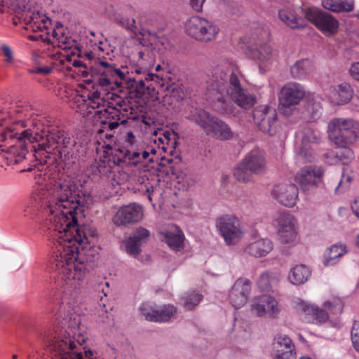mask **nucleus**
<instances>
[{
    "instance_id": "1",
    "label": "nucleus",
    "mask_w": 359,
    "mask_h": 359,
    "mask_svg": "<svg viewBox=\"0 0 359 359\" xmlns=\"http://www.w3.org/2000/svg\"><path fill=\"white\" fill-rule=\"evenodd\" d=\"M80 190L70 177H53L34 196L40 228L56 240L49 260L61 285L68 290L79 288L92 268L96 231L89 225H79L83 215Z\"/></svg>"
},
{
    "instance_id": "2",
    "label": "nucleus",
    "mask_w": 359,
    "mask_h": 359,
    "mask_svg": "<svg viewBox=\"0 0 359 359\" xmlns=\"http://www.w3.org/2000/svg\"><path fill=\"white\" fill-rule=\"evenodd\" d=\"M21 10L19 13H13L20 20L24 21L27 30H31L34 33L29 36L31 40L40 39L48 44L57 46L64 51L70 50V53H63L59 50L53 53L51 57L55 65H61L67 71H71L72 67L80 68L79 72L81 76L87 77L88 65L81 60V58L85 57L84 60L90 62L95 57H97L98 60H111L114 57L112 48L107 41L95 43L92 50H83L77 41L70 36L68 29L60 22L55 24L50 33L49 30L51 20L45 14L38 11L26 9L25 0H23Z\"/></svg>"
},
{
    "instance_id": "3",
    "label": "nucleus",
    "mask_w": 359,
    "mask_h": 359,
    "mask_svg": "<svg viewBox=\"0 0 359 359\" xmlns=\"http://www.w3.org/2000/svg\"><path fill=\"white\" fill-rule=\"evenodd\" d=\"M17 114L26 117L22 119L21 135L28 140L30 150L34 156H43L57 161L65 157L82 158L85 156L87 148L86 145L77 142L71 138L65 131L58 129L48 130L46 129L43 116L28 111L23 108L15 111Z\"/></svg>"
},
{
    "instance_id": "4",
    "label": "nucleus",
    "mask_w": 359,
    "mask_h": 359,
    "mask_svg": "<svg viewBox=\"0 0 359 359\" xmlns=\"http://www.w3.org/2000/svg\"><path fill=\"white\" fill-rule=\"evenodd\" d=\"M127 148L113 149L107 143L98 158L94 159L86 169V175L95 181L102 180L112 186L121 184L128 179V175L121 171L124 165H137L144 161L153 162L156 150L152 147H138L137 139L133 131H127L123 137Z\"/></svg>"
},
{
    "instance_id": "5",
    "label": "nucleus",
    "mask_w": 359,
    "mask_h": 359,
    "mask_svg": "<svg viewBox=\"0 0 359 359\" xmlns=\"http://www.w3.org/2000/svg\"><path fill=\"white\" fill-rule=\"evenodd\" d=\"M49 309L55 317V336H47L50 351L55 359H93L91 351H85L84 354L79 352V348L84 341L80 337L79 328L80 317L70 309L67 298L61 297V292L54 294Z\"/></svg>"
},
{
    "instance_id": "6",
    "label": "nucleus",
    "mask_w": 359,
    "mask_h": 359,
    "mask_svg": "<svg viewBox=\"0 0 359 359\" xmlns=\"http://www.w3.org/2000/svg\"><path fill=\"white\" fill-rule=\"evenodd\" d=\"M207 83V95L215 109L221 114H233L235 104L245 110L250 109L257 102L256 96L245 87V77L238 70L227 75L217 69Z\"/></svg>"
},
{
    "instance_id": "7",
    "label": "nucleus",
    "mask_w": 359,
    "mask_h": 359,
    "mask_svg": "<svg viewBox=\"0 0 359 359\" xmlns=\"http://www.w3.org/2000/svg\"><path fill=\"white\" fill-rule=\"evenodd\" d=\"M17 118L0 133V166L2 168L22 162L30 150L28 140L21 135L22 116L18 114Z\"/></svg>"
},
{
    "instance_id": "8",
    "label": "nucleus",
    "mask_w": 359,
    "mask_h": 359,
    "mask_svg": "<svg viewBox=\"0 0 359 359\" xmlns=\"http://www.w3.org/2000/svg\"><path fill=\"white\" fill-rule=\"evenodd\" d=\"M327 133L330 139L341 149L335 156L343 165L348 164L354 158V152L349 147L359 138V123L351 118H337L330 121Z\"/></svg>"
},
{
    "instance_id": "9",
    "label": "nucleus",
    "mask_w": 359,
    "mask_h": 359,
    "mask_svg": "<svg viewBox=\"0 0 359 359\" xmlns=\"http://www.w3.org/2000/svg\"><path fill=\"white\" fill-rule=\"evenodd\" d=\"M219 27L212 20L194 15L185 23L186 33L194 39L208 43L216 40L219 33Z\"/></svg>"
},
{
    "instance_id": "10",
    "label": "nucleus",
    "mask_w": 359,
    "mask_h": 359,
    "mask_svg": "<svg viewBox=\"0 0 359 359\" xmlns=\"http://www.w3.org/2000/svg\"><path fill=\"white\" fill-rule=\"evenodd\" d=\"M216 229L228 245H236L243 237L244 230L240 219L233 215H224L215 220Z\"/></svg>"
},
{
    "instance_id": "11",
    "label": "nucleus",
    "mask_w": 359,
    "mask_h": 359,
    "mask_svg": "<svg viewBox=\"0 0 359 359\" xmlns=\"http://www.w3.org/2000/svg\"><path fill=\"white\" fill-rule=\"evenodd\" d=\"M138 55V66L135 72L140 75H142L138 81L140 87L144 89L145 82L149 81H154L158 85L163 84V75L151 72V69L155 64L154 53L149 48H144L143 50H140Z\"/></svg>"
},
{
    "instance_id": "12",
    "label": "nucleus",
    "mask_w": 359,
    "mask_h": 359,
    "mask_svg": "<svg viewBox=\"0 0 359 359\" xmlns=\"http://www.w3.org/2000/svg\"><path fill=\"white\" fill-rule=\"evenodd\" d=\"M305 18L324 35L333 36L339 29V21L331 14L316 8L304 10Z\"/></svg>"
},
{
    "instance_id": "13",
    "label": "nucleus",
    "mask_w": 359,
    "mask_h": 359,
    "mask_svg": "<svg viewBox=\"0 0 359 359\" xmlns=\"http://www.w3.org/2000/svg\"><path fill=\"white\" fill-rule=\"evenodd\" d=\"M250 55L262 74L270 71L278 62V52L269 43L256 44L250 49Z\"/></svg>"
},
{
    "instance_id": "14",
    "label": "nucleus",
    "mask_w": 359,
    "mask_h": 359,
    "mask_svg": "<svg viewBox=\"0 0 359 359\" xmlns=\"http://www.w3.org/2000/svg\"><path fill=\"white\" fill-rule=\"evenodd\" d=\"M324 170L321 167L309 165L301 168L295 175V182L302 192L311 194L315 191L322 182Z\"/></svg>"
},
{
    "instance_id": "15",
    "label": "nucleus",
    "mask_w": 359,
    "mask_h": 359,
    "mask_svg": "<svg viewBox=\"0 0 359 359\" xmlns=\"http://www.w3.org/2000/svg\"><path fill=\"white\" fill-rule=\"evenodd\" d=\"M95 114L98 115L100 123L97 133L108 140L113 139L114 136L112 130L125 121L122 119L123 115L121 111L116 107L108 106L104 110L97 111Z\"/></svg>"
},
{
    "instance_id": "16",
    "label": "nucleus",
    "mask_w": 359,
    "mask_h": 359,
    "mask_svg": "<svg viewBox=\"0 0 359 359\" xmlns=\"http://www.w3.org/2000/svg\"><path fill=\"white\" fill-rule=\"evenodd\" d=\"M277 113L268 105H261L253 111V121L259 129L271 136L278 132Z\"/></svg>"
},
{
    "instance_id": "17",
    "label": "nucleus",
    "mask_w": 359,
    "mask_h": 359,
    "mask_svg": "<svg viewBox=\"0 0 359 359\" xmlns=\"http://www.w3.org/2000/svg\"><path fill=\"white\" fill-rule=\"evenodd\" d=\"M99 63L103 69H100V75L96 82L104 90L121 87L126 81L127 76L121 69H116L105 60H100Z\"/></svg>"
},
{
    "instance_id": "18",
    "label": "nucleus",
    "mask_w": 359,
    "mask_h": 359,
    "mask_svg": "<svg viewBox=\"0 0 359 359\" xmlns=\"http://www.w3.org/2000/svg\"><path fill=\"white\" fill-rule=\"evenodd\" d=\"M305 95V89L301 84L296 82L285 84L281 88L278 96L280 109L283 113H286L287 109L299 104Z\"/></svg>"
},
{
    "instance_id": "19",
    "label": "nucleus",
    "mask_w": 359,
    "mask_h": 359,
    "mask_svg": "<svg viewBox=\"0 0 359 359\" xmlns=\"http://www.w3.org/2000/svg\"><path fill=\"white\" fill-rule=\"evenodd\" d=\"M133 11V8L128 5L108 4L105 7V12L109 17L113 18L121 27L136 33V21L134 18H128Z\"/></svg>"
},
{
    "instance_id": "20",
    "label": "nucleus",
    "mask_w": 359,
    "mask_h": 359,
    "mask_svg": "<svg viewBox=\"0 0 359 359\" xmlns=\"http://www.w3.org/2000/svg\"><path fill=\"white\" fill-rule=\"evenodd\" d=\"M74 102L76 104V111L80 113L83 117H88L90 114L97 116L95 112L100 109L96 110L101 107H104L106 102L100 96V93L97 90L90 93L88 95V99L86 100L82 95H76L74 98Z\"/></svg>"
},
{
    "instance_id": "21",
    "label": "nucleus",
    "mask_w": 359,
    "mask_h": 359,
    "mask_svg": "<svg viewBox=\"0 0 359 359\" xmlns=\"http://www.w3.org/2000/svg\"><path fill=\"white\" fill-rule=\"evenodd\" d=\"M278 234L283 243H291L297 237L295 229V219L287 212H279L276 218Z\"/></svg>"
},
{
    "instance_id": "22",
    "label": "nucleus",
    "mask_w": 359,
    "mask_h": 359,
    "mask_svg": "<svg viewBox=\"0 0 359 359\" xmlns=\"http://www.w3.org/2000/svg\"><path fill=\"white\" fill-rule=\"evenodd\" d=\"M280 311L277 301L271 296L256 297L251 304V311L259 317L268 316L276 318Z\"/></svg>"
},
{
    "instance_id": "23",
    "label": "nucleus",
    "mask_w": 359,
    "mask_h": 359,
    "mask_svg": "<svg viewBox=\"0 0 359 359\" xmlns=\"http://www.w3.org/2000/svg\"><path fill=\"white\" fill-rule=\"evenodd\" d=\"M271 195L283 205L292 208L299 198L298 187L292 183H280L274 186Z\"/></svg>"
},
{
    "instance_id": "24",
    "label": "nucleus",
    "mask_w": 359,
    "mask_h": 359,
    "mask_svg": "<svg viewBox=\"0 0 359 359\" xmlns=\"http://www.w3.org/2000/svg\"><path fill=\"white\" fill-rule=\"evenodd\" d=\"M142 217V208L138 204L130 203L119 208L113 217V222L116 226H126L140 222Z\"/></svg>"
},
{
    "instance_id": "25",
    "label": "nucleus",
    "mask_w": 359,
    "mask_h": 359,
    "mask_svg": "<svg viewBox=\"0 0 359 359\" xmlns=\"http://www.w3.org/2000/svg\"><path fill=\"white\" fill-rule=\"evenodd\" d=\"M251 291V282L245 278H238L229 293V302L236 309L243 306L248 302Z\"/></svg>"
},
{
    "instance_id": "26",
    "label": "nucleus",
    "mask_w": 359,
    "mask_h": 359,
    "mask_svg": "<svg viewBox=\"0 0 359 359\" xmlns=\"http://www.w3.org/2000/svg\"><path fill=\"white\" fill-rule=\"evenodd\" d=\"M320 140V133L318 130L311 127L303 129L299 156L305 162H311L315 158L312 145L318 143Z\"/></svg>"
},
{
    "instance_id": "27",
    "label": "nucleus",
    "mask_w": 359,
    "mask_h": 359,
    "mask_svg": "<svg viewBox=\"0 0 359 359\" xmlns=\"http://www.w3.org/2000/svg\"><path fill=\"white\" fill-rule=\"evenodd\" d=\"M244 165L255 175L262 174L266 169L265 153L259 149H255L248 152L243 159Z\"/></svg>"
},
{
    "instance_id": "28",
    "label": "nucleus",
    "mask_w": 359,
    "mask_h": 359,
    "mask_svg": "<svg viewBox=\"0 0 359 359\" xmlns=\"http://www.w3.org/2000/svg\"><path fill=\"white\" fill-rule=\"evenodd\" d=\"M150 232L145 228H137L133 236L124 241L126 250L131 256L136 257L141 252V246L146 243Z\"/></svg>"
},
{
    "instance_id": "29",
    "label": "nucleus",
    "mask_w": 359,
    "mask_h": 359,
    "mask_svg": "<svg viewBox=\"0 0 359 359\" xmlns=\"http://www.w3.org/2000/svg\"><path fill=\"white\" fill-rule=\"evenodd\" d=\"M163 241L175 252H181L184 248L185 236L182 230L175 224H170L161 232Z\"/></svg>"
},
{
    "instance_id": "30",
    "label": "nucleus",
    "mask_w": 359,
    "mask_h": 359,
    "mask_svg": "<svg viewBox=\"0 0 359 359\" xmlns=\"http://www.w3.org/2000/svg\"><path fill=\"white\" fill-rule=\"evenodd\" d=\"M297 309L304 315V320L309 323L321 324L328 319L327 311L304 302L297 304Z\"/></svg>"
},
{
    "instance_id": "31",
    "label": "nucleus",
    "mask_w": 359,
    "mask_h": 359,
    "mask_svg": "<svg viewBox=\"0 0 359 359\" xmlns=\"http://www.w3.org/2000/svg\"><path fill=\"white\" fill-rule=\"evenodd\" d=\"M177 134L174 131L163 130L158 134H154L152 140L157 144L158 149L172 155L177 145Z\"/></svg>"
},
{
    "instance_id": "32",
    "label": "nucleus",
    "mask_w": 359,
    "mask_h": 359,
    "mask_svg": "<svg viewBox=\"0 0 359 359\" xmlns=\"http://www.w3.org/2000/svg\"><path fill=\"white\" fill-rule=\"evenodd\" d=\"M273 248V242L268 238H259L250 242L245 248V252L254 257L266 256Z\"/></svg>"
},
{
    "instance_id": "33",
    "label": "nucleus",
    "mask_w": 359,
    "mask_h": 359,
    "mask_svg": "<svg viewBox=\"0 0 359 359\" xmlns=\"http://www.w3.org/2000/svg\"><path fill=\"white\" fill-rule=\"evenodd\" d=\"M348 252L347 246L341 243H335L327 248L323 255V263L325 266H334L339 258Z\"/></svg>"
},
{
    "instance_id": "34",
    "label": "nucleus",
    "mask_w": 359,
    "mask_h": 359,
    "mask_svg": "<svg viewBox=\"0 0 359 359\" xmlns=\"http://www.w3.org/2000/svg\"><path fill=\"white\" fill-rule=\"evenodd\" d=\"M315 71L313 62L309 59H302L290 67L292 78L302 80L310 76Z\"/></svg>"
},
{
    "instance_id": "35",
    "label": "nucleus",
    "mask_w": 359,
    "mask_h": 359,
    "mask_svg": "<svg viewBox=\"0 0 359 359\" xmlns=\"http://www.w3.org/2000/svg\"><path fill=\"white\" fill-rule=\"evenodd\" d=\"M353 91L351 86L346 83L338 85L331 93L332 102L336 104H344L353 98Z\"/></svg>"
},
{
    "instance_id": "36",
    "label": "nucleus",
    "mask_w": 359,
    "mask_h": 359,
    "mask_svg": "<svg viewBox=\"0 0 359 359\" xmlns=\"http://www.w3.org/2000/svg\"><path fill=\"white\" fill-rule=\"evenodd\" d=\"M311 275L310 269L304 264H298L292 268L288 274V280L293 285L306 283Z\"/></svg>"
},
{
    "instance_id": "37",
    "label": "nucleus",
    "mask_w": 359,
    "mask_h": 359,
    "mask_svg": "<svg viewBox=\"0 0 359 359\" xmlns=\"http://www.w3.org/2000/svg\"><path fill=\"white\" fill-rule=\"evenodd\" d=\"M322 5L334 13L351 12L354 9L353 0H322Z\"/></svg>"
},
{
    "instance_id": "38",
    "label": "nucleus",
    "mask_w": 359,
    "mask_h": 359,
    "mask_svg": "<svg viewBox=\"0 0 359 359\" xmlns=\"http://www.w3.org/2000/svg\"><path fill=\"white\" fill-rule=\"evenodd\" d=\"M192 116L194 121L203 130L206 135L212 131V126L217 118L201 109L197 110Z\"/></svg>"
},
{
    "instance_id": "39",
    "label": "nucleus",
    "mask_w": 359,
    "mask_h": 359,
    "mask_svg": "<svg viewBox=\"0 0 359 359\" xmlns=\"http://www.w3.org/2000/svg\"><path fill=\"white\" fill-rule=\"evenodd\" d=\"M212 131L207 135L222 140H230L233 136V133L228 125L217 118L212 124Z\"/></svg>"
},
{
    "instance_id": "40",
    "label": "nucleus",
    "mask_w": 359,
    "mask_h": 359,
    "mask_svg": "<svg viewBox=\"0 0 359 359\" xmlns=\"http://www.w3.org/2000/svg\"><path fill=\"white\" fill-rule=\"evenodd\" d=\"M279 19L291 29H302L303 25L299 22L295 12L290 8L280 9L278 12Z\"/></svg>"
},
{
    "instance_id": "41",
    "label": "nucleus",
    "mask_w": 359,
    "mask_h": 359,
    "mask_svg": "<svg viewBox=\"0 0 359 359\" xmlns=\"http://www.w3.org/2000/svg\"><path fill=\"white\" fill-rule=\"evenodd\" d=\"M154 322H167L176 313V308L172 305H165L163 307L156 310Z\"/></svg>"
},
{
    "instance_id": "42",
    "label": "nucleus",
    "mask_w": 359,
    "mask_h": 359,
    "mask_svg": "<svg viewBox=\"0 0 359 359\" xmlns=\"http://www.w3.org/2000/svg\"><path fill=\"white\" fill-rule=\"evenodd\" d=\"M274 347L276 352H285V351H296L294 344L286 335H279L276 338Z\"/></svg>"
},
{
    "instance_id": "43",
    "label": "nucleus",
    "mask_w": 359,
    "mask_h": 359,
    "mask_svg": "<svg viewBox=\"0 0 359 359\" xmlns=\"http://www.w3.org/2000/svg\"><path fill=\"white\" fill-rule=\"evenodd\" d=\"M252 172H251L246 165H244V162L242 161L233 170V175L236 179L239 182H248L252 179Z\"/></svg>"
},
{
    "instance_id": "44",
    "label": "nucleus",
    "mask_w": 359,
    "mask_h": 359,
    "mask_svg": "<svg viewBox=\"0 0 359 359\" xmlns=\"http://www.w3.org/2000/svg\"><path fill=\"white\" fill-rule=\"evenodd\" d=\"M274 279L273 273L265 271L262 273L257 282V285L261 292H270L271 290V283Z\"/></svg>"
},
{
    "instance_id": "45",
    "label": "nucleus",
    "mask_w": 359,
    "mask_h": 359,
    "mask_svg": "<svg viewBox=\"0 0 359 359\" xmlns=\"http://www.w3.org/2000/svg\"><path fill=\"white\" fill-rule=\"evenodd\" d=\"M202 299V295L195 291L182 297V304L187 310H191L197 306Z\"/></svg>"
},
{
    "instance_id": "46",
    "label": "nucleus",
    "mask_w": 359,
    "mask_h": 359,
    "mask_svg": "<svg viewBox=\"0 0 359 359\" xmlns=\"http://www.w3.org/2000/svg\"><path fill=\"white\" fill-rule=\"evenodd\" d=\"M0 4L3 8H7L8 12H20L23 6V0H0Z\"/></svg>"
},
{
    "instance_id": "47",
    "label": "nucleus",
    "mask_w": 359,
    "mask_h": 359,
    "mask_svg": "<svg viewBox=\"0 0 359 359\" xmlns=\"http://www.w3.org/2000/svg\"><path fill=\"white\" fill-rule=\"evenodd\" d=\"M324 307L334 314L341 313L343 309L341 301L339 299L327 300L324 303Z\"/></svg>"
},
{
    "instance_id": "48",
    "label": "nucleus",
    "mask_w": 359,
    "mask_h": 359,
    "mask_svg": "<svg viewBox=\"0 0 359 359\" xmlns=\"http://www.w3.org/2000/svg\"><path fill=\"white\" fill-rule=\"evenodd\" d=\"M156 309L154 308L149 303H143L140 308V311L141 314L144 316L147 320L154 322V318L156 314Z\"/></svg>"
},
{
    "instance_id": "49",
    "label": "nucleus",
    "mask_w": 359,
    "mask_h": 359,
    "mask_svg": "<svg viewBox=\"0 0 359 359\" xmlns=\"http://www.w3.org/2000/svg\"><path fill=\"white\" fill-rule=\"evenodd\" d=\"M155 71L157 72H159L158 74H161V75H163V84L160 85L161 86H163L165 85V83H166L167 86H170L171 83H174L173 82L171 81L170 76L166 75L164 77V74H163L164 72H166V74H170V72L168 69V65H165L164 63H163V65H161L158 64L155 67Z\"/></svg>"
},
{
    "instance_id": "50",
    "label": "nucleus",
    "mask_w": 359,
    "mask_h": 359,
    "mask_svg": "<svg viewBox=\"0 0 359 359\" xmlns=\"http://www.w3.org/2000/svg\"><path fill=\"white\" fill-rule=\"evenodd\" d=\"M351 341L354 348L359 351V321L353 323L351 330Z\"/></svg>"
},
{
    "instance_id": "51",
    "label": "nucleus",
    "mask_w": 359,
    "mask_h": 359,
    "mask_svg": "<svg viewBox=\"0 0 359 359\" xmlns=\"http://www.w3.org/2000/svg\"><path fill=\"white\" fill-rule=\"evenodd\" d=\"M296 351H285V352H278L274 359H295Z\"/></svg>"
},
{
    "instance_id": "52",
    "label": "nucleus",
    "mask_w": 359,
    "mask_h": 359,
    "mask_svg": "<svg viewBox=\"0 0 359 359\" xmlns=\"http://www.w3.org/2000/svg\"><path fill=\"white\" fill-rule=\"evenodd\" d=\"M2 54L6 57V62L7 63H12L13 57V53L11 48L6 45H2L1 47Z\"/></svg>"
},
{
    "instance_id": "53",
    "label": "nucleus",
    "mask_w": 359,
    "mask_h": 359,
    "mask_svg": "<svg viewBox=\"0 0 359 359\" xmlns=\"http://www.w3.org/2000/svg\"><path fill=\"white\" fill-rule=\"evenodd\" d=\"M205 1V0H190V6L195 11L201 12Z\"/></svg>"
},
{
    "instance_id": "54",
    "label": "nucleus",
    "mask_w": 359,
    "mask_h": 359,
    "mask_svg": "<svg viewBox=\"0 0 359 359\" xmlns=\"http://www.w3.org/2000/svg\"><path fill=\"white\" fill-rule=\"evenodd\" d=\"M350 74L355 80L359 81V62H354L350 68Z\"/></svg>"
},
{
    "instance_id": "55",
    "label": "nucleus",
    "mask_w": 359,
    "mask_h": 359,
    "mask_svg": "<svg viewBox=\"0 0 359 359\" xmlns=\"http://www.w3.org/2000/svg\"><path fill=\"white\" fill-rule=\"evenodd\" d=\"M344 172H345V170L344 168H343L342 170V177H341V179L338 184V187H337V189H338L339 187L341 186H343L344 185L345 186V188H347L350 184V182H351V177L347 175L346 177L345 176V174H344Z\"/></svg>"
},
{
    "instance_id": "56",
    "label": "nucleus",
    "mask_w": 359,
    "mask_h": 359,
    "mask_svg": "<svg viewBox=\"0 0 359 359\" xmlns=\"http://www.w3.org/2000/svg\"><path fill=\"white\" fill-rule=\"evenodd\" d=\"M52 70V68L50 67H36V69L32 70V73L34 74H48L50 73Z\"/></svg>"
},
{
    "instance_id": "57",
    "label": "nucleus",
    "mask_w": 359,
    "mask_h": 359,
    "mask_svg": "<svg viewBox=\"0 0 359 359\" xmlns=\"http://www.w3.org/2000/svg\"><path fill=\"white\" fill-rule=\"evenodd\" d=\"M351 208L355 215L359 219V197L355 198L351 205Z\"/></svg>"
},
{
    "instance_id": "58",
    "label": "nucleus",
    "mask_w": 359,
    "mask_h": 359,
    "mask_svg": "<svg viewBox=\"0 0 359 359\" xmlns=\"http://www.w3.org/2000/svg\"><path fill=\"white\" fill-rule=\"evenodd\" d=\"M352 105L355 110L359 111V93L353 97Z\"/></svg>"
},
{
    "instance_id": "59",
    "label": "nucleus",
    "mask_w": 359,
    "mask_h": 359,
    "mask_svg": "<svg viewBox=\"0 0 359 359\" xmlns=\"http://www.w3.org/2000/svg\"><path fill=\"white\" fill-rule=\"evenodd\" d=\"M35 211V209L34 208H29V207H27V208L25 209L24 210V212H25V216L26 217H29V215H32L33 212Z\"/></svg>"
},
{
    "instance_id": "60",
    "label": "nucleus",
    "mask_w": 359,
    "mask_h": 359,
    "mask_svg": "<svg viewBox=\"0 0 359 359\" xmlns=\"http://www.w3.org/2000/svg\"><path fill=\"white\" fill-rule=\"evenodd\" d=\"M151 191H150V188H149V187H148V188H147V189H146V192H147V198H148V199L149 200V201H150V202H151V201H152L151 192H153V191H153V187H151Z\"/></svg>"
},
{
    "instance_id": "61",
    "label": "nucleus",
    "mask_w": 359,
    "mask_h": 359,
    "mask_svg": "<svg viewBox=\"0 0 359 359\" xmlns=\"http://www.w3.org/2000/svg\"><path fill=\"white\" fill-rule=\"evenodd\" d=\"M186 183L187 184H183L182 186H181L180 187H182V189H187L189 187V184H190V182L189 181L187 180L186 181Z\"/></svg>"
},
{
    "instance_id": "62",
    "label": "nucleus",
    "mask_w": 359,
    "mask_h": 359,
    "mask_svg": "<svg viewBox=\"0 0 359 359\" xmlns=\"http://www.w3.org/2000/svg\"><path fill=\"white\" fill-rule=\"evenodd\" d=\"M355 245L359 248V234L355 238Z\"/></svg>"
},
{
    "instance_id": "63",
    "label": "nucleus",
    "mask_w": 359,
    "mask_h": 359,
    "mask_svg": "<svg viewBox=\"0 0 359 359\" xmlns=\"http://www.w3.org/2000/svg\"><path fill=\"white\" fill-rule=\"evenodd\" d=\"M4 121H5V118L0 117V125L3 126Z\"/></svg>"
},
{
    "instance_id": "64",
    "label": "nucleus",
    "mask_w": 359,
    "mask_h": 359,
    "mask_svg": "<svg viewBox=\"0 0 359 359\" xmlns=\"http://www.w3.org/2000/svg\"><path fill=\"white\" fill-rule=\"evenodd\" d=\"M299 359H312V358L309 356H302Z\"/></svg>"
}]
</instances>
